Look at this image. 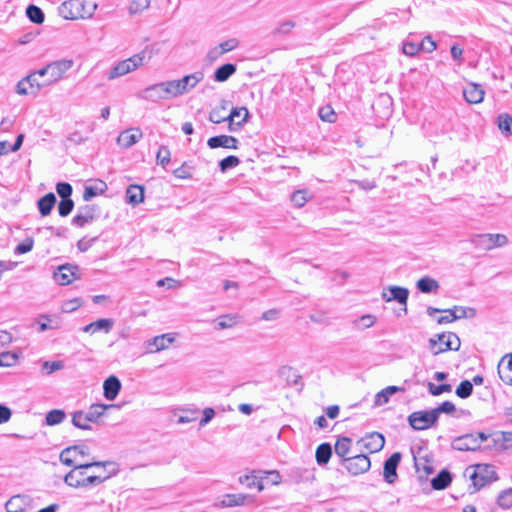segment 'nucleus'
Instances as JSON below:
<instances>
[{
	"label": "nucleus",
	"instance_id": "1",
	"mask_svg": "<svg viewBox=\"0 0 512 512\" xmlns=\"http://www.w3.org/2000/svg\"><path fill=\"white\" fill-rule=\"evenodd\" d=\"M145 58L144 52L135 54L128 59L116 63L109 71L107 78L114 80L122 77L130 72L135 71L138 67L143 65Z\"/></svg>",
	"mask_w": 512,
	"mask_h": 512
},
{
	"label": "nucleus",
	"instance_id": "2",
	"mask_svg": "<svg viewBox=\"0 0 512 512\" xmlns=\"http://www.w3.org/2000/svg\"><path fill=\"white\" fill-rule=\"evenodd\" d=\"M108 466H114V462L112 461H94V462H87V463H81L79 465L74 466V469L68 472L64 477V482L71 487L78 488L83 484L84 479V472L83 469H88L92 467H102L104 470Z\"/></svg>",
	"mask_w": 512,
	"mask_h": 512
},
{
	"label": "nucleus",
	"instance_id": "3",
	"mask_svg": "<svg viewBox=\"0 0 512 512\" xmlns=\"http://www.w3.org/2000/svg\"><path fill=\"white\" fill-rule=\"evenodd\" d=\"M440 312H443L446 315L441 316L437 319L438 324L451 323L455 320L466 318L469 316L468 312H471L470 316H473L475 314L474 309L466 308L463 306H454L453 308H450V309H439V308H435L432 306H429L427 308V314L431 317L434 316L436 313H440Z\"/></svg>",
	"mask_w": 512,
	"mask_h": 512
},
{
	"label": "nucleus",
	"instance_id": "4",
	"mask_svg": "<svg viewBox=\"0 0 512 512\" xmlns=\"http://www.w3.org/2000/svg\"><path fill=\"white\" fill-rule=\"evenodd\" d=\"M471 242L478 249L490 251L494 248L505 246L508 243V238L506 235L500 233H487L475 235L471 239Z\"/></svg>",
	"mask_w": 512,
	"mask_h": 512
},
{
	"label": "nucleus",
	"instance_id": "5",
	"mask_svg": "<svg viewBox=\"0 0 512 512\" xmlns=\"http://www.w3.org/2000/svg\"><path fill=\"white\" fill-rule=\"evenodd\" d=\"M474 487L479 490L485 485L497 480V474L494 465L477 464L473 473L470 475Z\"/></svg>",
	"mask_w": 512,
	"mask_h": 512
},
{
	"label": "nucleus",
	"instance_id": "6",
	"mask_svg": "<svg viewBox=\"0 0 512 512\" xmlns=\"http://www.w3.org/2000/svg\"><path fill=\"white\" fill-rule=\"evenodd\" d=\"M73 64L71 59H60L47 64L48 77L45 79V84L51 86L63 79Z\"/></svg>",
	"mask_w": 512,
	"mask_h": 512
},
{
	"label": "nucleus",
	"instance_id": "7",
	"mask_svg": "<svg viewBox=\"0 0 512 512\" xmlns=\"http://www.w3.org/2000/svg\"><path fill=\"white\" fill-rule=\"evenodd\" d=\"M445 340L444 346H440L437 348L438 341L435 338L429 339V349L433 353V355H438L440 353L446 352L448 350L458 351L461 345L459 337L453 332H447L438 334V340Z\"/></svg>",
	"mask_w": 512,
	"mask_h": 512
},
{
	"label": "nucleus",
	"instance_id": "8",
	"mask_svg": "<svg viewBox=\"0 0 512 512\" xmlns=\"http://www.w3.org/2000/svg\"><path fill=\"white\" fill-rule=\"evenodd\" d=\"M408 422L415 430H425L437 422L436 413L433 410L416 411L408 416Z\"/></svg>",
	"mask_w": 512,
	"mask_h": 512
},
{
	"label": "nucleus",
	"instance_id": "9",
	"mask_svg": "<svg viewBox=\"0 0 512 512\" xmlns=\"http://www.w3.org/2000/svg\"><path fill=\"white\" fill-rule=\"evenodd\" d=\"M341 465H343L351 475L357 476L370 469L371 461L367 455L360 453L350 456L348 459H344V463Z\"/></svg>",
	"mask_w": 512,
	"mask_h": 512
},
{
	"label": "nucleus",
	"instance_id": "10",
	"mask_svg": "<svg viewBox=\"0 0 512 512\" xmlns=\"http://www.w3.org/2000/svg\"><path fill=\"white\" fill-rule=\"evenodd\" d=\"M381 297L385 302L397 301L399 304L403 305L401 309L403 313H407V301L409 297V290L407 288L391 285L382 291Z\"/></svg>",
	"mask_w": 512,
	"mask_h": 512
},
{
	"label": "nucleus",
	"instance_id": "11",
	"mask_svg": "<svg viewBox=\"0 0 512 512\" xmlns=\"http://www.w3.org/2000/svg\"><path fill=\"white\" fill-rule=\"evenodd\" d=\"M255 502V497L249 494L237 493V494H226L222 499L215 503L216 507H236L250 505Z\"/></svg>",
	"mask_w": 512,
	"mask_h": 512
},
{
	"label": "nucleus",
	"instance_id": "12",
	"mask_svg": "<svg viewBox=\"0 0 512 512\" xmlns=\"http://www.w3.org/2000/svg\"><path fill=\"white\" fill-rule=\"evenodd\" d=\"M79 268L76 265L66 264L59 266L53 278L59 285H68L79 278Z\"/></svg>",
	"mask_w": 512,
	"mask_h": 512
},
{
	"label": "nucleus",
	"instance_id": "13",
	"mask_svg": "<svg viewBox=\"0 0 512 512\" xmlns=\"http://www.w3.org/2000/svg\"><path fill=\"white\" fill-rule=\"evenodd\" d=\"M82 8V0H68L59 6L58 12L64 19L76 20L83 16Z\"/></svg>",
	"mask_w": 512,
	"mask_h": 512
},
{
	"label": "nucleus",
	"instance_id": "14",
	"mask_svg": "<svg viewBox=\"0 0 512 512\" xmlns=\"http://www.w3.org/2000/svg\"><path fill=\"white\" fill-rule=\"evenodd\" d=\"M99 214V209L95 205H84L79 207L77 214L73 217L72 223L78 227H84L91 223Z\"/></svg>",
	"mask_w": 512,
	"mask_h": 512
},
{
	"label": "nucleus",
	"instance_id": "15",
	"mask_svg": "<svg viewBox=\"0 0 512 512\" xmlns=\"http://www.w3.org/2000/svg\"><path fill=\"white\" fill-rule=\"evenodd\" d=\"M357 445L368 450L370 453H376L383 449L385 445V438L381 433L372 432L361 438L357 442Z\"/></svg>",
	"mask_w": 512,
	"mask_h": 512
},
{
	"label": "nucleus",
	"instance_id": "16",
	"mask_svg": "<svg viewBox=\"0 0 512 512\" xmlns=\"http://www.w3.org/2000/svg\"><path fill=\"white\" fill-rule=\"evenodd\" d=\"M401 461V453L395 452L393 453L385 462L383 467V477L384 480L393 484L397 479V467Z\"/></svg>",
	"mask_w": 512,
	"mask_h": 512
},
{
	"label": "nucleus",
	"instance_id": "17",
	"mask_svg": "<svg viewBox=\"0 0 512 512\" xmlns=\"http://www.w3.org/2000/svg\"><path fill=\"white\" fill-rule=\"evenodd\" d=\"M89 452V449L85 445H74L65 448L60 453V461L66 466H73L76 460L77 455L86 456Z\"/></svg>",
	"mask_w": 512,
	"mask_h": 512
},
{
	"label": "nucleus",
	"instance_id": "18",
	"mask_svg": "<svg viewBox=\"0 0 512 512\" xmlns=\"http://www.w3.org/2000/svg\"><path fill=\"white\" fill-rule=\"evenodd\" d=\"M119 407L116 404L94 403L85 412L91 424H100V420L105 415L106 410Z\"/></svg>",
	"mask_w": 512,
	"mask_h": 512
},
{
	"label": "nucleus",
	"instance_id": "19",
	"mask_svg": "<svg viewBox=\"0 0 512 512\" xmlns=\"http://www.w3.org/2000/svg\"><path fill=\"white\" fill-rule=\"evenodd\" d=\"M452 448L458 451H475L479 448V441L474 434H465L452 441Z\"/></svg>",
	"mask_w": 512,
	"mask_h": 512
},
{
	"label": "nucleus",
	"instance_id": "20",
	"mask_svg": "<svg viewBox=\"0 0 512 512\" xmlns=\"http://www.w3.org/2000/svg\"><path fill=\"white\" fill-rule=\"evenodd\" d=\"M143 136L140 128H130L119 134L117 143L123 148H130L136 144Z\"/></svg>",
	"mask_w": 512,
	"mask_h": 512
},
{
	"label": "nucleus",
	"instance_id": "21",
	"mask_svg": "<svg viewBox=\"0 0 512 512\" xmlns=\"http://www.w3.org/2000/svg\"><path fill=\"white\" fill-rule=\"evenodd\" d=\"M31 499L27 495H14L5 504L7 512H26L30 507Z\"/></svg>",
	"mask_w": 512,
	"mask_h": 512
},
{
	"label": "nucleus",
	"instance_id": "22",
	"mask_svg": "<svg viewBox=\"0 0 512 512\" xmlns=\"http://www.w3.org/2000/svg\"><path fill=\"white\" fill-rule=\"evenodd\" d=\"M239 141L237 138L229 135H218L213 136L208 139L207 145L211 149H216L219 147L226 149H238Z\"/></svg>",
	"mask_w": 512,
	"mask_h": 512
},
{
	"label": "nucleus",
	"instance_id": "23",
	"mask_svg": "<svg viewBox=\"0 0 512 512\" xmlns=\"http://www.w3.org/2000/svg\"><path fill=\"white\" fill-rule=\"evenodd\" d=\"M263 479L262 471L253 470L250 474L240 476L239 482L249 489L257 488L261 492L264 489Z\"/></svg>",
	"mask_w": 512,
	"mask_h": 512
},
{
	"label": "nucleus",
	"instance_id": "24",
	"mask_svg": "<svg viewBox=\"0 0 512 512\" xmlns=\"http://www.w3.org/2000/svg\"><path fill=\"white\" fill-rule=\"evenodd\" d=\"M498 374L505 384L512 386V353L501 358L498 363Z\"/></svg>",
	"mask_w": 512,
	"mask_h": 512
},
{
	"label": "nucleus",
	"instance_id": "25",
	"mask_svg": "<svg viewBox=\"0 0 512 512\" xmlns=\"http://www.w3.org/2000/svg\"><path fill=\"white\" fill-rule=\"evenodd\" d=\"M138 97L143 100L151 102L166 100V98L164 97L163 88L160 85V83H156L146 87L138 94Z\"/></svg>",
	"mask_w": 512,
	"mask_h": 512
},
{
	"label": "nucleus",
	"instance_id": "26",
	"mask_svg": "<svg viewBox=\"0 0 512 512\" xmlns=\"http://www.w3.org/2000/svg\"><path fill=\"white\" fill-rule=\"evenodd\" d=\"M121 387V382L116 376H109L103 383L104 397L110 401L114 400L118 396Z\"/></svg>",
	"mask_w": 512,
	"mask_h": 512
},
{
	"label": "nucleus",
	"instance_id": "27",
	"mask_svg": "<svg viewBox=\"0 0 512 512\" xmlns=\"http://www.w3.org/2000/svg\"><path fill=\"white\" fill-rule=\"evenodd\" d=\"M114 320L111 318H101L94 322L89 323L88 325L82 328L85 333H95L98 331H103L104 333H109L113 328Z\"/></svg>",
	"mask_w": 512,
	"mask_h": 512
},
{
	"label": "nucleus",
	"instance_id": "28",
	"mask_svg": "<svg viewBox=\"0 0 512 512\" xmlns=\"http://www.w3.org/2000/svg\"><path fill=\"white\" fill-rule=\"evenodd\" d=\"M202 79L203 73L195 72L193 74L186 75L183 78L176 80L177 84H179L180 94L183 95L187 93L189 90L194 88Z\"/></svg>",
	"mask_w": 512,
	"mask_h": 512
},
{
	"label": "nucleus",
	"instance_id": "29",
	"mask_svg": "<svg viewBox=\"0 0 512 512\" xmlns=\"http://www.w3.org/2000/svg\"><path fill=\"white\" fill-rule=\"evenodd\" d=\"M173 341H174V337L172 334H170V333L162 334V335L156 336L153 339L149 340L147 348H148V351L151 353L158 352L163 349H166L168 347V345L171 344Z\"/></svg>",
	"mask_w": 512,
	"mask_h": 512
},
{
	"label": "nucleus",
	"instance_id": "30",
	"mask_svg": "<svg viewBox=\"0 0 512 512\" xmlns=\"http://www.w3.org/2000/svg\"><path fill=\"white\" fill-rule=\"evenodd\" d=\"M463 96L468 103L477 104L482 102L484 91L479 85L470 83L464 88Z\"/></svg>",
	"mask_w": 512,
	"mask_h": 512
},
{
	"label": "nucleus",
	"instance_id": "31",
	"mask_svg": "<svg viewBox=\"0 0 512 512\" xmlns=\"http://www.w3.org/2000/svg\"><path fill=\"white\" fill-rule=\"evenodd\" d=\"M352 446V440L348 437H340L337 439L334 450L336 455L341 459L340 464L344 463V459H348Z\"/></svg>",
	"mask_w": 512,
	"mask_h": 512
},
{
	"label": "nucleus",
	"instance_id": "32",
	"mask_svg": "<svg viewBox=\"0 0 512 512\" xmlns=\"http://www.w3.org/2000/svg\"><path fill=\"white\" fill-rule=\"evenodd\" d=\"M112 469L107 472V474H98V475H89L84 476L83 484H81L80 487H89V486H97L101 483H103L105 480L110 478L112 475H115L117 473L116 464L114 463V466H111Z\"/></svg>",
	"mask_w": 512,
	"mask_h": 512
},
{
	"label": "nucleus",
	"instance_id": "33",
	"mask_svg": "<svg viewBox=\"0 0 512 512\" xmlns=\"http://www.w3.org/2000/svg\"><path fill=\"white\" fill-rule=\"evenodd\" d=\"M127 203L136 206L144 201V188L140 185H130L126 190Z\"/></svg>",
	"mask_w": 512,
	"mask_h": 512
},
{
	"label": "nucleus",
	"instance_id": "34",
	"mask_svg": "<svg viewBox=\"0 0 512 512\" xmlns=\"http://www.w3.org/2000/svg\"><path fill=\"white\" fill-rule=\"evenodd\" d=\"M56 203V196L50 192L38 200V209L42 216H47L51 213Z\"/></svg>",
	"mask_w": 512,
	"mask_h": 512
},
{
	"label": "nucleus",
	"instance_id": "35",
	"mask_svg": "<svg viewBox=\"0 0 512 512\" xmlns=\"http://www.w3.org/2000/svg\"><path fill=\"white\" fill-rule=\"evenodd\" d=\"M332 456V447L329 443L320 444L315 453L316 462L319 466L326 465Z\"/></svg>",
	"mask_w": 512,
	"mask_h": 512
},
{
	"label": "nucleus",
	"instance_id": "36",
	"mask_svg": "<svg viewBox=\"0 0 512 512\" xmlns=\"http://www.w3.org/2000/svg\"><path fill=\"white\" fill-rule=\"evenodd\" d=\"M236 69L235 64H224L215 70L214 80L217 82H225L236 72Z\"/></svg>",
	"mask_w": 512,
	"mask_h": 512
},
{
	"label": "nucleus",
	"instance_id": "37",
	"mask_svg": "<svg viewBox=\"0 0 512 512\" xmlns=\"http://www.w3.org/2000/svg\"><path fill=\"white\" fill-rule=\"evenodd\" d=\"M416 287L422 293H432L439 289V283L429 276H424L417 281Z\"/></svg>",
	"mask_w": 512,
	"mask_h": 512
},
{
	"label": "nucleus",
	"instance_id": "38",
	"mask_svg": "<svg viewBox=\"0 0 512 512\" xmlns=\"http://www.w3.org/2000/svg\"><path fill=\"white\" fill-rule=\"evenodd\" d=\"M86 412L84 410H77L72 413V424L81 430H92L90 421L87 419Z\"/></svg>",
	"mask_w": 512,
	"mask_h": 512
},
{
	"label": "nucleus",
	"instance_id": "39",
	"mask_svg": "<svg viewBox=\"0 0 512 512\" xmlns=\"http://www.w3.org/2000/svg\"><path fill=\"white\" fill-rule=\"evenodd\" d=\"M400 391H404V388L399 386H388L384 388L376 394L375 404L378 406L386 404L389 401L390 396Z\"/></svg>",
	"mask_w": 512,
	"mask_h": 512
},
{
	"label": "nucleus",
	"instance_id": "40",
	"mask_svg": "<svg viewBox=\"0 0 512 512\" xmlns=\"http://www.w3.org/2000/svg\"><path fill=\"white\" fill-rule=\"evenodd\" d=\"M451 474L447 470H442L431 481V485L436 490H443L451 483Z\"/></svg>",
	"mask_w": 512,
	"mask_h": 512
},
{
	"label": "nucleus",
	"instance_id": "41",
	"mask_svg": "<svg viewBox=\"0 0 512 512\" xmlns=\"http://www.w3.org/2000/svg\"><path fill=\"white\" fill-rule=\"evenodd\" d=\"M160 85L163 88L164 97L166 99L176 98L181 96L179 91V84H177L176 80L164 81L160 82Z\"/></svg>",
	"mask_w": 512,
	"mask_h": 512
},
{
	"label": "nucleus",
	"instance_id": "42",
	"mask_svg": "<svg viewBox=\"0 0 512 512\" xmlns=\"http://www.w3.org/2000/svg\"><path fill=\"white\" fill-rule=\"evenodd\" d=\"M66 418V413L61 409H53L46 414L45 422L49 426L62 423Z\"/></svg>",
	"mask_w": 512,
	"mask_h": 512
},
{
	"label": "nucleus",
	"instance_id": "43",
	"mask_svg": "<svg viewBox=\"0 0 512 512\" xmlns=\"http://www.w3.org/2000/svg\"><path fill=\"white\" fill-rule=\"evenodd\" d=\"M26 15L35 24H42L45 19L43 11L38 6L32 4L27 7Z\"/></svg>",
	"mask_w": 512,
	"mask_h": 512
},
{
	"label": "nucleus",
	"instance_id": "44",
	"mask_svg": "<svg viewBox=\"0 0 512 512\" xmlns=\"http://www.w3.org/2000/svg\"><path fill=\"white\" fill-rule=\"evenodd\" d=\"M249 117V111L246 107H236L231 110L227 115L228 120L242 121V124L247 122Z\"/></svg>",
	"mask_w": 512,
	"mask_h": 512
},
{
	"label": "nucleus",
	"instance_id": "45",
	"mask_svg": "<svg viewBox=\"0 0 512 512\" xmlns=\"http://www.w3.org/2000/svg\"><path fill=\"white\" fill-rule=\"evenodd\" d=\"M310 195L307 190H297L292 193L291 195V201L294 204V206L300 208L303 207L307 201L309 200Z\"/></svg>",
	"mask_w": 512,
	"mask_h": 512
},
{
	"label": "nucleus",
	"instance_id": "46",
	"mask_svg": "<svg viewBox=\"0 0 512 512\" xmlns=\"http://www.w3.org/2000/svg\"><path fill=\"white\" fill-rule=\"evenodd\" d=\"M497 503L504 509L512 507V489L503 490L497 497Z\"/></svg>",
	"mask_w": 512,
	"mask_h": 512
},
{
	"label": "nucleus",
	"instance_id": "47",
	"mask_svg": "<svg viewBox=\"0 0 512 512\" xmlns=\"http://www.w3.org/2000/svg\"><path fill=\"white\" fill-rule=\"evenodd\" d=\"M473 392V385L470 381H462L456 388V395L462 399L468 398Z\"/></svg>",
	"mask_w": 512,
	"mask_h": 512
},
{
	"label": "nucleus",
	"instance_id": "48",
	"mask_svg": "<svg viewBox=\"0 0 512 512\" xmlns=\"http://www.w3.org/2000/svg\"><path fill=\"white\" fill-rule=\"evenodd\" d=\"M376 322V317L371 314H366L354 321V325L359 329L372 327Z\"/></svg>",
	"mask_w": 512,
	"mask_h": 512
},
{
	"label": "nucleus",
	"instance_id": "49",
	"mask_svg": "<svg viewBox=\"0 0 512 512\" xmlns=\"http://www.w3.org/2000/svg\"><path fill=\"white\" fill-rule=\"evenodd\" d=\"M296 26V23L292 20H285L278 24V26L274 29V35H288L293 28Z\"/></svg>",
	"mask_w": 512,
	"mask_h": 512
},
{
	"label": "nucleus",
	"instance_id": "50",
	"mask_svg": "<svg viewBox=\"0 0 512 512\" xmlns=\"http://www.w3.org/2000/svg\"><path fill=\"white\" fill-rule=\"evenodd\" d=\"M498 127L502 132L512 134V117L508 114L499 115Z\"/></svg>",
	"mask_w": 512,
	"mask_h": 512
},
{
	"label": "nucleus",
	"instance_id": "51",
	"mask_svg": "<svg viewBox=\"0 0 512 512\" xmlns=\"http://www.w3.org/2000/svg\"><path fill=\"white\" fill-rule=\"evenodd\" d=\"M239 163L240 160L237 156L230 155L219 162V168L222 172H226L228 169L238 166Z\"/></svg>",
	"mask_w": 512,
	"mask_h": 512
},
{
	"label": "nucleus",
	"instance_id": "52",
	"mask_svg": "<svg viewBox=\"0 0 512 512\" xmlns=\"http://www.w3.org/2000/svg\"><path fill=\"white\" fill-rule=\"evenodd\" d=\"M150 5V0H132L129 6V13L139 14L145 9H147Z\"/></svg>",
	"mask_w": 512,
	"mask_h": 512
},
{
	"label": "nucleus",
	"instance_id": "53",
	"mask_svg": "<svg viewBox=\"0 0 512 512\" xmlns=\"http://www.w3.org/2000/svg\"><path fill=\"white\" fill-rule=\"evenodd\" d=\"M26 77L31 78V81L29 83L31 95L36 96L42 88L47 87V85L45 84V80L43 82L38 81L36 73H30Z\"/></svg>",
	"mask_w": 512,
	"mask_h": 512
},
{
	"label": "nucleus",
	"instance_id": "54",
	"mask_svg": "<svg viewBox=\"0 0 512 512\" xmlns=\"http://www.w3.org/2000/svg\"><path fill=\"white\" fill-rule=\"evenodd\" d=\"M170 150L167 146H160L156 155L157 163L166 167L170 162Z\"/></svg>",
	"mask_w": 512,
	"mask_h": 512
},
{
	"label": "nucleus",
	"instance_id": "55",
	"mask_svg": "<svg viewBox=\"0 0 512 512\" xmlns=\"http://www.w3.org/2000/svg\"><path fill=\"white\" fill-rule=\"evenodd\" d=\"M18 359L17 354L13 352H2L0 354V366L1 367H11L16 364Z\"/></svg>",
	"mask_w": 512,
	"mask_h": 512
},
{
	"label": "nucleus",
	"instance_id": "56",
	"mask_svg": "<svg viewBox=\"0 0 512 512\" xmlns=\"http://www.w3.org/2000/svg\"><path fill=\"white\" fill-rule=\"evenodd\" d=\"M74 207V202L71 198L61 199L58 205L59 215L62 217L68 216Z\"/></svg>",
	"mask_w": 512,
	"mask_h": 512
},
{
	"label": "nucleus",
	"instance_id": "57",
	"mask_svg": "<svg viewBox=\"0 0 512 512\" xmlns=\"http://www.w3.org/2000/svg\"><path fill=\"white\" fill-rule=\"evenodd\" d=\"M33 246H34L33 238L27 237L23 242L19 243L15 247L14 253L16 255L28 253L33 249Z\"/></svg>",
	"mask_w": 512,
	"mask_h": 512
},
{
	"label": "nucleus",
	"instance_id": "58",
	"mask_svg": "<svg viewBox=\"0 0 512 512\" xmlns=\"http://www.w3.org/2000/svg\"><path fill=\"white\" fill-rule=\"evenodd\" d=\"M451 390H452V387H451L450 384L435 385L432 382L428 383V391L433 396H438V395H441V394H443L445 392H451Z\"/></svg>",
	"mask_w": 512,
	"mask_h": 512
},
{
	"label": "nucleus",
	"instance_id": "59",
	"mask_svg": "<svg viewBox=\"0 0 512 512\" xmlns=\"http://www.w3.org/2000/svg\"><path fill=\"white\" fill-rule=\"evenodd\" d=\"M318 114L321 120L329 123L335 122L337 118L336 113L330 106L320 108Z\"/></svg>",
	"mask_w": 512,
	"mask_h": 512
},
{
	"label": "nucleus",
	"instance_id": "60",
	"mask_svg": "<svg viewBox=\"0 0 512 512\" xmlns=\"http://www.w3.org/2000/svg\"><path fill=\"white\" fill-rule=\"evenodd\" d=\"M236 324L235 318L230 315H225L220 317L215 325V329L222 330L226 328H231Z\"/></svg>",
	"mask_w": 512,
	"mask_h": 512
},
{
	"label": "nucleus",
	"instance_id": "61",
	"mask_svg": "<svg viewBox=\"0 0 512 512\" xmlns=\"http://www.w3.org/2000/svg\"><path fill=\"white\" fill-rule=\"evenodd\" d=\"M240 41L237 38H229L218 44L223 54L238 48Z\"/></svg>",
	"mask_w": 512,
	"mask_h": 512
},
{
	"label": "nucleus",
	"instance_id": "62",
	"mask_svg": "<svg viewBox=\"0 0 512 512\" xmlns=\"http://www.w3.org/2000/svg\"><path fill=\"white\" fill-rule=\"evenodd\" d=\"M434 413H436V418L438 419L441 413H453L456 408L455 405L450 401H444L438 407L432 409Z\"/></svg>",
	"mask_w": 512,
	"mask_h": 512
},
{
	"label": "nucleus",
	"instance_id": "63",
	"mask_svg": "<svg viewBox=\"0 0 512 512\" xmlns=\"http://www.w3.org/2000/svg\"><path fill=\"white\" fill-rule=\"evenodd\" d=\"M56 191L58 195L61 197V199L70 198L72 194V186L67 182H59L56 185Z\"/></svg>",
	"mask_w": 512,
	"mask_h": 512
},
{
	"label": "nucleus",
	"instance_id": "64",
	"mask_svg": "<svg viewBox=\"0 0 512 512\" xmlns=\"http://www.w3.org/2000/svg\"><path fill=\"white\" fill-rule=\"evenodd\" d=\"M30 81V77H24L22 80H20L16 85V93L19 95H31L29 88Z\"/></svg>",
	"mask_w": 512,
	"mask_h": 512
}]
</instances>
